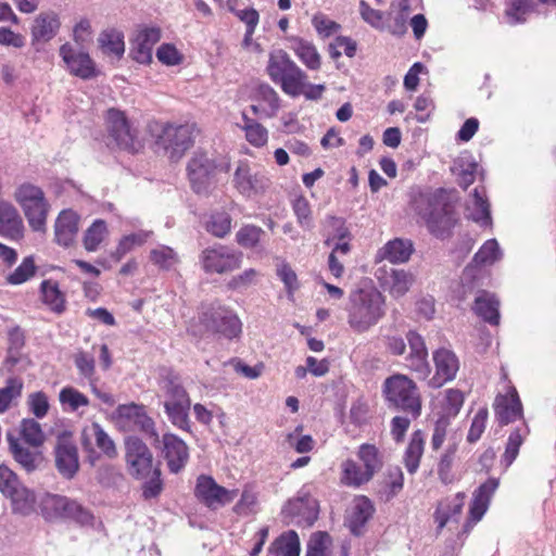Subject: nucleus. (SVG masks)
<instances>
[{"mask_svg": "<svg viewBox=\"0 0 556 556\" xmlns=\"http://www.w3.org/2000/svg\"><path fill=\"white\" fill-rule=\"evenodd\" d=\"M413 208L437 238H445L456 224L455 206L443 189L421 191L414 197Z\"/></svg>", "mask_w": 556, "mask_h": 556, "instance_id": "f257e3e1", "label": "nucleus"}, {"mask_svg": "<svg viewBox=\"0 0 556 556\" xmlns=\"http://www.w3.org/2000/svg\"><path fill=\"white\" fill-rule=\"evenodd\" d=\"M348 325L356 333H364L384 315V298L376 289H357L350 293L345 308Z\"/></svg>", "mask_w": 556, "mask_h": 556, "instance_id": "f03ea898", "label": "nucleus"}, {"mask_svg": "<svg viewBox=\"0 0 556 556\" xmlns=\"http://www.w3.org/2000/svg\"><path fill=\"white\" fill-rule=\"evenodd\" d=\"M242 330L239 317L232 309L215 301L201 306L198 326H192L194 334L202 336L204 332L217 334L226 339L237 338Z\"/></svg>", "mask_w": 556, "mask_h": 556, "instance_id": "7ed1b4c3", "label": "nucleus"}, {"mask_svg": "<svg viewBox=\"0 0 556 556\" xmlns=\"http://www.w3.org/2000/svg\"><path fill=\"white\" fill-rule=\"evenodd\" d=\"M154 134L155 144L163 149L172 162L179 161L193 146L197 135L194 124H159L150 126Z\"/></svg>", "mask_w": 556, "mask_h": 556, "instance_id": "20e7f679", "label": "nucleus"}, {"mask_svg": "<svg viewBox=\"0 0 556 556\" xmlns=\"http://www.w3.org/2000/svg\"><path fill=\"white\" fill-rule=\"evenodd\" d=\"M267 73L271 80L279 84L282 91L291 97L303 92L307 75L291 60L283 50H276L269 54Z\"/></svg>", "mask_w": 556, "mask_h": 556, "instance_id": "39448f33", "label": "nucleus"}, {"mask_svg": "<svg viewBox=\"0 0 556 556\" xmlns=\"http://www.w3.org/2000/svg\"><path fill=\"white\" fill-rule=\"evenodd\" d=\"M14 200L34 231H45L50 205L42 189L30 182H23L14 191Z\"/></svg>", "mask_w": 556, "mask_h": 556, "instance_id": "423d86ee", "label": "nucleus"}, {"mask_svg": "<svg viewBox=\"0 0 556 556\" xmlns=\"http://www.w3.org/2000/svg\"><path fill=\"white\" fill-rule=\"evenodd\" d=\"M387 401L410 413L414 417L420 414L421 401L415 382L404 375H394L384 381Z\"/></svg>", "mask_w": 556, "mask_h": 556, "instance_id": "0eeeda50", "label": "nucleus"}, {"mask_svg": "<svg viewBox=\"0 0 556 556\" xmlns=\"http://www.w3.org/2000/svg\"><path fill=\"white\" fill-rule=\"evenodd\" d=\"M0 492L11 500L14 511L23 515L33 511L36 503L35 493L26 488L7 465H0Z\"/></svg>", "mask_w": 556, "mask_h": 556, "instance_id": "6e6552de", "label": "nucleus"}, {"mask_svg": "<svg viewBox=\"0 0 556 556\" xmlns=\"http://www.w3.org/2000/svg\"><path fill=\"white\" fill-rule=\"evenodd\" d=\"M228 163L217 164L214 159L204 152H195L187 165L188 178L194 192L207 193L214 182L217 170L227 172Z\"/></svg>", "mask_w": 556, "mask_h": 556, "instance_id": "1a4fd4ad", "label": "nucleus"}, {"mask_svg": "<svg viewBox=\"0 0 556 556\" xmlns=\"http://www.w3.org/2000/svg\"><path fill=\"white\" fill-rule=\"evenodd\" d=\"M114 420L125 431H141L153 443L160 442L155 424L141 405L135 403L119 405L114 413Z\"/></svg>", "mask_w": 556, "mask_h": 556, "instance_id": "9d476101", "label": "nucleus"}, {"mask_svg": "<svg viewBox=\"0 0 556 556\" xmlns=\"http://www.w3.org/2000/svg\"><path fill=\"white\" fill-rule=\"evenodd\" d=\"M106 123L110 138L118 148L129 152H137L141 148L137 130L122 111L110 109Z\"/></svg>", "mask_w": 556, "mask_h": 556, "instance_id": "9b49d317", "label": "nucleus"}, {"mask_svg": "<svg viewBox=\"0 0 556 556\" xmlns=\"http://www.w3.org/2000/svg\"><path fill=\"white\" fill-rule=\"evenodd\" d=\"M237 495V489H226L219 485L211 476L200 475L197 478L194 496L212 510H216L231 503Z\"/></svg>", "mask_w": 556, "mask_h": 556, "instance_id": "f8f14e48", "label": "nucleus"}, {"mask_svg": "<svg viewBox=\"0 0 556 556\" xmlns=\"http://www.w3.org/2000/svg\"><path fill=\"white\" fill-rule=\"evenodd\" d=\"M53 452L59 473L65 479L74 478L79 469V457L71 431L63 430L58 433Z\"/></svg>", "mask_w": 556, "mask_h": 556, "instance_id": "ddd939ff", "label": "nucleus"}, {"mask_svg": "<svg viewBox=\"0 0 556 556\" xmlns=\"http://www.w3.org/2000/svg\"><path fill=\"white\" fill-rule=\"evenodd\" d=\"M126 463L129 473L136 479H147L153 467V455L149 447L137 437L125 440Z\"/></svg>", "mask_w": 556, "mask_h": 556, "instance_id": "4468645a", "label": "nucleus"}, {"mask_svg": "<svg viewBox=\"0 0 556 556\" xmlns=\"http://www.w3.org/2000/svg\"><path fill=\"white\" fill-rule=\"evenodd\" d=\"M242 254L225 245L205 249L201 254L203 269L210 274H224L240 267Z\"/></svg>", "mask_w": 556, "mask_h": 556, "instance_id": "2eb2a0df", "label": "nucleus"}, {"mask_svg": "<svg viewBox=\"0 0 556 556\" xmlns=\"http://www.w3.org/2000/svg\"><path fill=\"white\" fill-rule=\"evenodd\" d=\"M80 442L84 451L88 453V458L91 464L99 458L93 447V442L109 458H114L117 455L113 440L98 422H93L89 427L84 428Z\"/></svg>", "mask_w": 556, "mask_h": 556, "instance_id": "dca6fc26", "label": "nucleus"}, {"mask_svg": "<svg viewBox=\"0 0 556 556\" xmlns=\"http://www.w3.org/2000/svg\"><path fill=\"white\" fill-rule=\"evenodd\" d=\"M7 441L13 459L27 473H31L43 468L45 456L39 450L40 447L26 445L13 433H7Z\"/></svg>", "mask_w": 556, "mask_h": 556, "instance_id": "f3484780", "label": "nucleus"}, {"mask_svg": "<svg viewBox=\"0 0 556 556\" xmlns=\"http://www.w3.org/2000/svg\"><path fill=\"white\" fill-rule=\"evenodd\" d=\"M236 188L244 197L251 198L266 192L269 178L262 172H253L247 163H241L235 173Z\"/></svg>", "mask_w": 556, "mask_h": 556, "instance_id": "a211bd4d", "label": "nucleus"}, {"mask_svg": "<svg viewBox=\"0 0 556 556\" xmlns=\"http://www.w3.org/2000/svg\"><path fill=\"white\" fill-rule=\"evenodd\" d=\"M60 55L72 75L83 79L96 76V65L88 53L64 43L60 48Z\"/></svg>", "mask_w": 556, "mask_h": 556, "instance_id": "6ab92c4d", "label": "nucleus"}, {"mask_svg": "<svg viewBox=\"0 0 556 556\" xmlns=\"http://www.w3.org/2000/svg\"><path fill=\"white\" fill-rule=\"evenodd\" d=\"M45 505L54 510L56 516L70 518L80 525H89L93 520L92 514L74 500L61 495H50Z\"/></svg>", "mask_w": 556, "mask_h": 556, "instance_id": "aec40b11", "label": "nucleus"}, {"mask_svg": "<svg viewBox=\"0 0 556 556\" xmlns=\"http://www.w3.org/2000/svg\"><path fill=\"white\" fill-rule=\"evenodd\" d=\"M152 444L155 446L162 444V452L170 472L178 473L185 467L189 458L188 447L177 435L166 433L159 443L152 442Z\"/></svg>", "mask_w": 556, "mask_h": 556, "instance_id": "412c9836", "label": "nucleus"}, {"mask_svg": "<svg viewBox=\"0 0 556 556\" xmlns=\"http://www.w3.org/2000/svg\"><path fill=\"white\" fill-rule=\"evenodd\" d=\"M24 223L17 208L9 201L0 200V236L20 241L24 237Z\"/></svg>", "mask_w": 556, "mask_h": 556, "instance_id": "4be33fe9", "label": "nucleus"}, {"mask_svg": "<svg viewBox=\"0 0 556 556\" xmlns=\"http://www.w3.org/2000/svg\"><path fill=\"white\" fill-rule=\"evenodd\" d=\"M283 514L292 518H298V525L311 527L318 518L317 501L309 495H301L290 500L285 508Z\"/></svg>", "mask_w": 556, "mask_h": 556, "instance_id": "5701e85b", "label": "nucleus"}, {"mask_svg": "<svg viewBox=\"0 0 556 556\" xmlns=\"http://www.w3.org/2000/svg\"><path fill=\"white\" fill-rule=\"evenodd\" d=\"M433 361L435 365V375L430 379L429 384L432 388H440L445 382L455 378L459 368L456 355L446 349H440L434 352Z\"/></svg>", "mask_w": 556, "mask_h": 556, "instance_id": "b1692460", "label": "nucleus"}, {"mask_svg": "<svg viewBox=\"0 0 556 556\" xmlns=\"http://www.w3.org/2000/svg\"><path fill=\"white\" fill-rule=\"evenodd\" d=\"M161 39V30L156 27L141 29L131 42L130 55L141 64H148L152 61V50L155 43Z\"/></svg>", "mask_w": 556, "mask_h": 556, "instance_id": "393cba45", "label": "nucleus"}, {"mask_svg": "<svg viewBox=\"0 0 556 556\" xmlns=\"http://www.w3.org/2000/svg\"><path fill=\"white\" fill-rule=\"evenodd\" d=\"M494 410L502 425H508L522 417V404L515 388L506 395L496 396Z\"/></svg>", "mask_w": 556, "mask_h": 556, "instance_id": "a878e982", "label": "nucleus"}, {"mask_svg": "<svg viewBox=\"0 0 556 556\" xmlns=\"http://www.w3.org/2000/svg\"><path fill=\"white\" fill-rule=\"evenodd\" d=\"M497 488L498 480L490 478L473 492L469 509L470 519L473 522L479 521L483 517Z\"/></svg>", "mask_w": 556, "mask_h": 556, "instance_id": "bb28decb", "label": "nucleus"}, {"mask_svg": "<svg viewBox=\"0 0 556 556\" xmlns=\"http://www.w3.org/2000/svg\"><path fill=\"white\" fill-rule=\"evenodd\" d=\"M414 247L410 240L395 238L387 242L377 253V260H388L390 263L400 264L406 263L412 253Z\"/></svg>", "mask_w": 556, "mask_h": 556, "instance_id": "cd10ccee", "label": "nucleus"}, {"mask_svg": "<svg viewBox=\"0 0 556 556\" xmlns=\"http://www.w3.org/2000/svg\"><path fill=\"white\" fill-rule=\"evenodd\" d=\"M374 506L367 497H358L355 500L352 510L348 517V526L354 535H361L366 522L374 514Z\"/></svg>", "mask_w": 556, "mask_h": 556, "instance_id": "c85d7f7f", "label": "nucleus"}, {"mask_svg": "<svg viewBox=\"0 0 556 556\" xmlns=\"http://www.w3.org/2000/svg\"><path fill=\"white\" fill-rule=\"evenodd\" d=\"M54 228L56 242L68 247L78 231V216L73 211H62L56 218Z\"/></svg>", "mask_w": 556, "mask_h": 556, "instance_id": "c756f323", "label": "nucleus"}, {"mask_svg": "<svg viewBox=\"0 0 556 556\" xmlns=\"http://www.w3.org/2000/svg\"><path fill=\"white\" fill-rule=\"evenodd\" d=\"M60 21L54 12L40 13L34 21L31 37L34 41H49L58 33Z\"/></svg>", "mask_w": 556, "mask_h": 556, "instance_id": "7c9ffc66", "label": "nucleus"}, {"mask_svg": "<svg viewBox=\"0 0 556 556\" xmlns=\"http://www.w3.org/2000/svg\"><path fill=\"white\" fill-rule=\"evenodd\" d=\"M498 306L500 302L493 294L481 291L475 300L473 311L484 321L496 326L500 324Z\"/></svg>", "mask_w": 556, "mask_h": 556, "instance_id": "2f4dec72", "label": "nucleus"}, {"mask_svg": "<svg viewBox=\"0 0 556 556\" xmlns=\"http://www.w3.org/2000/svg\"><path fill=\"white\" fill-rule=\"evenodd\" d=\"M325 244L331 245L334 241L344 242L351 239V232L342 217L329 215L323 222Z\"/></svg>", "mask_w": 556, "mask_h": 556, "instance_id": "473e14b6", "label": "nucleus"}, {"mask_svg": "<svg viewBox=\"0 0 556 556\" xmlns=\"http://www.w3.org/2000/svg\"><path fill=\"white\" fill-rule=\"evenodd\" d=\"M99 47L106 55L121 59L125 52L124 36L115 29L104 30L98 38Z\"/></svg>", "mask_w": 556, "mask_h": 556, "instance_id": "72a5a7b5", "label": "nucleus"}, {"mask_svg": "<svg viewBox=\"0 0 556 556\" xmlns=\"http://www.w3.org/2000/svg\"><path fill=\"white\" fill-rule=\"evenodd\" d=\"M459 440L451 438L445 452L441 455L438 464V475L442 483L450 484L454 481L453 464L458 448Z\"/></svg>", "mask_w": 556, "mask_h": 556, "instance_id": "f704fd0d", "label": "nucleus"}, {"mask_svg": "<svg viewBox=\"0 0 556 556\" xmlns=\"http://www.w3.org/2000/svg\"><path fill=\"white\" fill-rule=\"evenodd\" d=\"M20 435L21 441L31 447H41L46 441L41 425L33 418H25L21 421Z\"/></svg>", "mask_w": 556, "mask_h": 556, "instance_id": "c9c22d12", "label": "nucleus"}, {"mask_svg": "<svg viewBox=\"0 0 556 556\" xmlns=\"http://www.w3.org/2000/svg\"><path fill=\"white\" fill-rule=\"evenodd\" d=\"M413 281V276L409 273L403 269H391L384 285L393 298H401L409 290Z\"/></svg>", "mask_w": 556, "mask_h": 556, "instance_id": "e433bc0d", "label": "nucleus"}, {"mask_svg": "<svg viewBox=\"0 0 556 556\" xmlns=\"http://www.w3.org/2000/svg\"><path fill=\"white\" fill-rule=\"evenodd\" d=\"M42 301L55 313H62L65 309V296L60 291L59 285L52 280L41 282Z\"/></svg>", "mask_w": 556, "mask_h": 556, "instance_id": "4c0bfd02", "label": "nucleus"}, {"mask_svg": "<svg viewBox=\"0 0 556 556\" xmlns=\"http://www.w3.org/2000/svg\"><path fill=\"white\" fill-rule=\"evenodd\" d=\"M422 454V434L420 431H416L413 433L404 455L405 467L409 473H415L417 471Z\"/></svg>", "mask_w": 556, "mask_h": 556, "instance_id": "58836bf2", "label": "nucleus"}, {"mask_svg": "<svg viewBox=\"0 0 556 556\" xmlns=\"http://www.w3.org/2000/svg\"><path fill=\"white\" fill-rule=\"evenodd\" d=\"M164 402L184 403L190 402L189 395L177 376L168 375L162 380Z\"/></svg>", "mask_w": 556, "mask_h": 556, "instance_id": "ea45409f", "label": "nucleus"}, {"mask_svg": "<svg viewBox=\"0 0 556 556\" xmlns=\"http://www.w3.org/2000/svg\"><path fill=\"white\" fill-rule=\"evenodd\" d=\"M467 208L470 212V217L475 222L482 224L490 222V207L483 189H473V193Z\"/></svg>", "mask_w": 556, "mask_h": 556, "instance_id": "a19ab883", "label": "nucleus"}, {"mask_svg": "<svg viewBox=\"0 0 556 556\" xmlns=\"http://www.w3.org/2000/svg\"><path fill=\"white\" fill-rule=\"evenodd\" d=\"M271 553L274 556H299L300 539L298 533L294 530L283 533L275 541Z\"/></svg>", "mask_w": 556, "mask_h": 556, "instance_id": "79ce46f5", "label": "nucleus"}, {"mask_svg": "<svg viewBox=\"0 0 556 556\" xmlns=\"http://www.w3.org/2000/svg\"><path fill=\"white\" fill-rule=\"evenodd\" d=\"M291 48L308 68L318 70L320 67V55L311 42L294 39Z\"/></svg>", "mask_w": 556, "mask_h": 556, "instance_id": "37998d69", "label": "nucleus"}, {"mask_svg": "<svg viewBox=\"0 0 556 556\" xmlns=\"http://www.w3.org/2000/svg\"><path fill=\"white\" fill-rule=\"evenodd\" d=\"M351 251V244L348 241L336 242L328 256V269L336 278H341L344 274V258Z\"/></svg>", "mask_w": 556, "mask_h": 556, "instance_id": "c03bdc74", "label": "nucleus"}, {"mask_svg": "<svg viewBox=\"0 0 556 556\" xmlns=\"http://www.w3.org/2000/svg\"><path fill=\"white\" fill-rule=\"evenodd\" d=\"M332 539L328 532L317 531L311 534L305 556H332Z\"/></svg>", "mask_w": 556, "mask_h": 556, "instance_id": "a18cd8bd", "label": "nucleus"}, {"mask_svg": "<svg viewBox=\"0 0 556 556\" xmlns=\"http://www.w3.org/2000/svg\"><path fill=\"white\" fill-rule=\"evenodd\" d=\"M342 481L352 486H359L366 482H368L374 476L368 473V471L362 468L352 459H346L342 464Z\"/></svg>", "mask_w": 556, "mask_h": 556, "instance_id": "49530a36", "label": "nucleus"}, {"mask_svg": "<svg viewBox=\"0 0 556 556\" xmlns=\"http://www.w3.org/2000/svg\"><path fill=\"white\" fill-rule=\"evenodd\" d=\"M190 405L191 402H187L186 404L164 402L165 412L174 426L182 430L189 429L188 413L190 409Z\"/></svg>", "mask_w": 556, "mask_h": 556, "instance_id": "de8ad7c7", "label": "nucleus"}, {"mask_svg": "<svg viewBox=\"0 0 556 556\" xmlns=\"http://www.w3.org/2000/svg\"><path fill=\"white\" fill-rule=\"evenodd\" d=\"M108 235L106 224L102 219H97L86 230L84 236V247L87 251L93 252Z\"/></svg>", "mask_w": 556, "mask_h": 556, "instance_id": "09e8293b", "label": "nucleus"}, {"mask_svg": "<svg viewBox=\"0 0 556 556\" xmlns=\"http://www.w3.org/2000/svg\"><path fill=\"white\" fill-rule=\"evenodd\" d=\"M257 98L267 105L262 109V114L266 117H274L280 108V99L276 90L267 84L260 85Z\"/></svg>", "mask_w": 556, "mask_h": 556, "instance_id": "8fccbe9b", "label": "nucleus"}, {"mask_svg": "<svg viewBox=\"0 0 556 556\" xmlns=\"http://www.w3.org/2000/svg\"><path fill=\"white\" fill-rule=\"evenodd\" d=\"M244 126L243 129L245 131L247 140L254 147H263L267 143L268 140V131L267 129L255 122L254 119L249 118L243 114Z\"/></svg>", "mask_w": 556, "mask_h": 556, "instance_id": "3c124183", "label": "nucleus"}, {"mask_svg": "<svg viewBox=\"0 0 556 556\" xmlns=\"http://www.w3.org/2000/svg\"><path fill=\"white\" fill-rule=\"evenodd\" d=\"M358 458L362 460L364 468L372 476L382 467V460L378 448L372 444H362L358 450Z\"/></svg>", "mask_w": 556, "mask_h": 556, "instance_id": "603ef678", "label": "nucleus"}, {"mask_svg": "<svg viewBox=\"0 0 556 556\" xmlns=\"http://www.w3.org/2000/svg\"><path fill=\"white\" fill-rule=\"evenodd\" d=\"M230 229L231 217L226 212H215L206 222V230L217 238H224Z\"/></svg>", "mask_w": 556, "mask_h": 556, "instance_id": "864d4df0", "label": "nucleus"}, {"mask_svg": "<svg viewBox=\"0 0 556 556\" xmlns=\"http://www.w3.org/2000/svg\"><path fill=\"white\" fill-rule=\"evenodd\" d=\"M22 390V379L11 377L7 380L5 387L0 389V413H4L10 407L12 401L21 396Z\"/></svg>", "mask_w": 556, "mask_h": 556, "instance_id": "5fc2aeb1", "label": "nucleus"}, {"mask_svg": "<svg viewBox=\"0 0 556 556\" xmlns=\"http://www.w3.org/2000/svg\"><path fill=\"white\" fill-rule=\"evenodd\" d=\"M36 273V265L33 256L25 257L22 263L8 275L7 282L9 285H22L29 280Z\"/></svg>", "mask_w": 556, "mask_h": 556, "instance_id": "6e6d98bb", "label": "nucleus"}, {"mask_svg": "<svg viewBox=\"0 0 556 556\" xmlns=\"http://www.w3.org/2000/svg\"><path fill=\"white\" fill-rule=\"evenodd\" d=\"M533 9V0H509L505 15L509 24L515 25L526 21V15Z\"/></svg>", "mask_w": 556, "mask_h": 556, "instance_id": "4d7b16f0", "label": "nucleus"}, {"mask_svg": "<svg viewBox=\"0 0 556 556\" xmlns=\"http://www.w3.org/2000/svg\"><path fill=\"white\" fill-rule=\"evenodd\" d=\"M528 433L529 429L528 427H525L523 431L516 429L509 434L506 450L503 455V460L505 462L506 467L510 466L518 456L519 447L523 443V440Z\"/></svg>", "mask_w": 556, "mask_h": 556, "instance_id": "13d9d810", "label": "nucleus"}, {"mask_svg": "<svg viewBox=\"0 0 556 556\" xmlns=\"http://www.w3.org/2000/svg\"><path fill=\"white\" fill-rule=\"evenodd\" d=\"M502 257L498 243L495 239L488 240L475 254L473 262L477 265H492Z\"/></svg>", "mask_w": 556, "mask_h": 556, "instance_id": "bf43d9fd", "label": "nucleus"}, {"mask_svg": "<svg viewBox=\"0 0 556 556\" xmlns=\"http://www.w3.org/2000/svg\"><path fill=\"white\" fill-rule=\"evenodd\" d=\"M150 261L162 269H169L178 262V257L172 248L159 245L150 252Z\"/></svg>", "mask_w": 556, "mask_h": 556, "instance_id": "052dcab7", "label": "nucleus"}, {"mask_svg": "<svg viewBox=\"0 0 556 556\" xmlns=\"http://www.w3.org/2000/svg\"><path fill=\"white\" fill-rule=\"evenodd\" d=\"M59 400L62 405H67L72 412L81 406L89 405L88 397L72 387H65L60 391Z\"/></svg>", "mask_w": 556, "mask_h": 556, "instance_id": "680f3d73", "label": "nucleus"}, {"mask_svg": "<svg viewBox=\"0 0 556 556\" xmlns=\"http://www.w3.org/2000/svg\"><path fill=\"white\" fill-rule=\"evenodd\" d=\"M292 207L300 226L304 229L311 230L314 227V224L308 200L303 195H300L293 201Z\"/></svg>", "mask_w": 556, "mask_h": 556, "instance_id": "e2e57ef3", "label": "nucleus"}, {"mask_svg": "<svg viewBox=\"0 0 556 556\" xmlns=\"http://www.w3.org/2000/svg\"><path fill=\"white\" fill-rule=\"evenodd\" d=\"M264 231L261 227L254 225H245L239 229L236 235V239L238 244L250 249L258 243Z\"/></svg>", "mask_w": 556, "mask_h": 556, "instance_id": "0e129e2a", "label": "nucleus"}, {"mask_svg": "<svg viewBox=\"0 0 556 556\" xmlns=\"http://www.w3.org/2000/svg\"><path fill=\"white\" fill-rule=\"evenodd\" d=\"M362 18L371 27L383 31L386 28V16L383 12L370 8L364 0L359 3Z\"/></svg>", "mask_w": 556, "mask_h": 556, "instance_id": "69168bd1", "label": "nucleus"}, {"mask_svg": "<svg viewBox=\"0 0 556 556\" xmlns=\"http://www.w3.org/2000/svg\"><path fill=\"white\" fill-rule=\"evenodd\" d=\"M162 491L163 481L161 479V470L155 467L142 485V496L144 500L156 498Z\"/></svg>", "mask_w": 556, "mask_h": 556, "instance_id": "338daca9", "label": "nucleus"}, {"mask_svg": "<svg viewBox=\"0 0 556 556\" xmlns=\"http://www.w3.org/2000/svg\"><path fill=\"white\" fill-rule=\"evenodd\" d=\"M27 405L29 410L37 417L43 418L49 410L48 396L39 391L28 395Z\"/></svg>", "mask_w": 556, "mask_h": 556, "instance_id": "774afa93", "label": "nucleus"}]
</instances>
